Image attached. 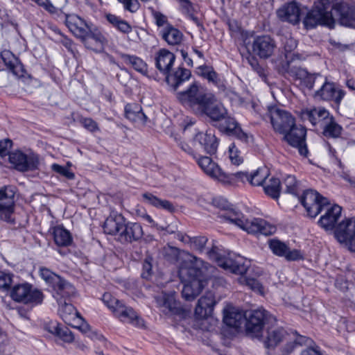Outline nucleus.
I'll return each instance as SVG.
<instances>
[{"label": "nucleus", "instance_id": "obj_1", "mask_svg": "<svg viewBox=\"0 0 355 355\" xmlns=\"http://www.w3.org/2000/svg\"><path fill=\"white\" fill-rule=\"evenodd\" d=\"M338 17L341 25L355 28V8L346 3H336L332 7L329 0H317L313 8L307 12L303 20L306 28H313L318 25L326 26L333 28L335 19L331 12Z\"/></svg>", "mask_w": 355, "mask_h": 355}, {"label": "nucleus", "instance_id": "obj_26", "mask_svg": "<svg viewBox=\"0 0 355 355\" xmlns=\"http://www.w3.org/2000/svg\"><path fill=\"white\" fill-rule=\"evenodd\" d=\"M144 235L141 225L138 223L126 222L118 241L121 243H132L139 241Z\"/></svg>", "mask_w": 355, "mask_h": 355}, {"label": "nucleus", "instance_id": "obj_35", "mask_svg": "<svg viewBox=\"0 0 355 355\" xmlns=\"http://www.w3.org/2000/svg\"><path fill=\"white\" fill-rule=\"evenodd\" d=\"M191 76V71L184 67H178L172 74L166 76L167 83L174 89H177L179 85L186 80H188Z\"/></svg>", "mask_w": 355, "mask_h": 355}, {"label": "nucleus", "instance_id": "obj_16", "mask_svg": "<svg viewBox=\"0 0 355 355\" xmlns=\"http://www.w3.org/2000/svg\"><path fill=\"white\" fill-rule=\"evenodd\" d=\"M334 235L340 243L346 244L355 252V217L346 218L338 224Z\"/></svg>", "mask_w": 355, "mask_h": 355}, {"label": "nucleus", "instance_id": "obj_3", "mask_svg": "<svg viewBox=\"0 0 355 355\" xmlns=\"http://www.w3.org/2000/svg\"><path fill=\"white\" fill-rule=\"evenodd\" d=\"M207 263L196 257H192L189 263L180 267L178 275L184 286L182 297L187 301L193 300L205 286V281L198 279L200 270L207 268Z\"/></svg>", "mask_w": 355, "mask_h": 355}, {"label": "nucleus", "instance_id": "obj_31", "mask_svg": "<svg viewBox=\"0 0 355 355\" xmlns=\"http://www.w3.org/2000/svg\"><path fill=\"white\" fill-rule=\"evenodd\" d=\"M114 315L123 322L130 323L135 327H143L144 322L137 313L130 306H125L123 304L115 309Z\"/></svg>", "mask_w": 355, "mask_h": 355}, {"label": "nucleus", "instance_id": "obj_13", "mask_svg": "<svg viewBox=\"0 0 355 355\" xmlns=\"http://www.w3.org/2000/svg\"><path fill=\"white\" fill-rule=\"evenodd\" d=\"M248 52L262 59L270 58L276 49L275 41L269 35H259L253 39L252 44H246Z\"/></svg>", "mask_w": 355, "mask_h": 355}, {"label": "nucleus", "instance_id": "obj_8", "mask_svg": "<svg viewBox=\"0 0 355 355\" xmlns=\"http://www.w3.org/2000/svg\"><path fill=\"white\" fill-rule=\"evenodd\" d=\"M198 112L207 116L218 130L220 125L227 123L228 118H232L225 107L218 103L212 95H210Z\"/></svg>", "mask_w": 355, "mask_h": 355}, {"label": "nucleus", "instance_id": "obj_48", "mask_svg": "<svg viewBox=\"0 0 355 355\" xmlns=\"http://www.w3.org/2000/svg\"><path fill=\"white\" fill-rule=\"evenodd\" d=\"M308 338L296 334L294 339L292 341L288 342L283 348L282 355L290 354L297 346L306 345L308 343Z\"/></svg>", "mask_w": 355, "mask_h": 355}, {"label": "nucleus", "instance_id": "obj_64", "mask_svg": "<svg viewBox=\"0 0 355 355\" xmlns=\"http://www.w3.org/2000/svg\"><path fill=\"white\" fill-rule=\"evenodd\" d=\"M12 145V141L10 139H6L0 141V156L1 157H3L8 154Z\"/></svg>", "mask_w": 355, "mask_h": 355}, {"label": "nucleus", "instance_id": "obj_63", "mask_svg": "<svg viewBox=\"0 0 355 355\" xmlns=\"http://www.w3.org/2000/svg\"><path fill=\"white\" fill-rule=\"evenodd\" d=\"M152 261L150 257H146L143 263V272L141 276L144 278H148L152 273Z\"/></svg>", "mask_w": 355, "mask_h": 355}, {"label": "nucleus", "instance_id": "obj_41", "mask_svg": "<svg viewBox=\"0 0 355 355\" xmlns=\"http://www.w3.org/2000/svg\"><path fill=\"white\" fill-rule=\"evenodd\" d=\"M244 318L245 316L242 312L237 309H232L228 311H225L223 322L229 327L239 328L243 323Z\"/></svg>", "mask_w": 355, "mask_h": 355}, {"label": "nucleus", "instance_id": "obj_15", "mask_svg": "<svg viewBox=\"0 0 355 355\" xmlns=\"http://www.w3.org/2000/svg\"><path fill=\"white\" fill-rule=\"evenodd\" d=\"M194 158L196 159L198 166L207 175L218 180L224 184H231L233 183V175L222 171L211 157L207 156L197 157L194 156Z\"/></svg>", "mask_w": 355, "mask_h": 355}, {"label": "nucleus", "instance_id": "obj_37", "mask_svg": "<svg viewBox=\"0 0 355 355\" xmlns=\"http://www.w3.org/2000/svg\"><path fill=\"white\" fill-rule=\"evenodd\" d=\"M162 37L168 44L174 46L181 43L183 35L178 28L168 24L162 32Z\"/></svg>", "mask_w": 355, "mask_h": 355}, {"label": "nucleus", "instance_id": "obj_49", "mask_svg": "<svg viewBox=\"0 0 355 355\" xmlns=\"http://www.w3.org/2000/svg\"><path fill=\"white\" fill-rule=\"evenodd\" d=\"M181 10L183 14L188 16L196 25L200 26V23L197 17L193 15L194 8L189 0H178Z\"/></svg>", "mask_w": 355, "mask_h": 355}, {"label": "nucleus", "instance_id": "obj_27", "mask_svg": "<svg viewBox=\"0 0 355 355\" xmlns=\"http://www.w3.org/2000/svg\"><path fill=\"white\" fill-rule=\"evenodd\" d=\"M268 175L269 172L266 168H259L251 174L244 172H237L232 174L233 181L234 178H237L243 182H248L252 186H263Z\"/></svg>", "mask_w": 355, "mask_h": 355}, {"label": "nucleus", "instance_id": "obj_18", "mask_svg": "<svg viewBox=\"0 0 355 355\" xmlns=\"http://www.w3.org/2000/svg\"><path fill=\"white\" fill-rule=\"evenodd\" d=\"M268 245L274 254L284 257L288 261H295L304 259V253L297 249L291 250L284 242L278 239H270Z\"/></svg>", "mask_w": 355, "mask_h": 355}, {"label": "nucleus", "instance_id": "obj_7", "mask_svg": "<svg viewBox=\"0 0 355 355\" xmlns=\"http://www.w3.org/2000/svg\"><path fill=\"white\" fill-rule=\"evenodd\" d=\"M205 251L211 260L216 261L220 267L225 270L241 275L245 274L248 270V266L245 265L243 259L241 257L236 259L231 257L223 258L220 254L219 249L216 246H212L209 250L206 249Z\"/></svg>", "mask_w": 355, "mask_h": 355}, {"label": "nucleus", "instance_id": "obj_25", "mask_svg": "<svg viewBox=\"0 0 355 355\" xmlns=\"http://www.w3.org/2000/svg\"><path fill=\"white\" fill-rule=\"evenodd\" d=\"M216 304L214 294L211 291L206 292L198 301L195 309L196 317L198 319H203L211 315Z\"/></svg>", "mask_w": 355, "mask_h": 355}, {"label": "nucleus", "instance_id": "obj_44", "mask_svg": "<svg viewBox=\"0 0 355 355\" xmlns=\"http://www.w3.org/2000/svg\"><path fill=\"white\" fill-rule=\"evenodd\" d=\"M142 197L146 202L153 207L162 208L170 212H173L175 210L174 206L170 201L162 200L150 193H145L142 195Z\"/></svg>", "mask_w": 355, "mask_h": 355}, {"label": "nucleus", "instance_id": "obj_47", "mask_svg": "<svg viewBox=\"0 0 355 355\" xmlns=\"http://www.w3.org/2000/svg\"><path fill=\"white\" fill-rule=\"evenodd\" d=\"M281 182L278 178H271L263 184V190L268 196L274 199H277L280 194Z\"/></svg>", "mask_w": 355, "mask_h": 355}, {"label": "nucleus", "instance_id": "obj_42", "mask_svg": "<svg viewBox=\"0 0 355 355\" xmlns=\"http://www.w3.org/2000/svg\"><path fill=\"white\" fill-rule=\"evenodd\" d=\"M120 58L126 64L132 66L135 70L142 73L146 74L148 67L146 63L140 58L135 55H130L125 53H120Z\"/></svg>", "mask_w": 355, "mask_h": 355}, {"label": "nucleus", "instance_id": "obj_45", "mask_svg": "<svg viewBox=\"0 0 355 355\" xmlns=\"http://www.w3.org/2000/svg\"><path fill=\"white\" fill-rule=\"evenodd\" d=\"M53 239L57 245L63 247L70 245L73 241L70 232L60 226L53 229Z\"/></svg>", "mask_w": 355, "mask_h": 355}, {"label": "nucleus", "instance_id": "obj_24", "mask_svg": "<svg viewBox=\"0 0 355 355\" xmlns=\"http://www.w3.org/2000/svg\"><path fill=\"white\" fill-rule=\"evenodd\" d=\"M65 24L69 31L81 41L87 36L90 26L76 15H65Z\"/></svg>", "mask_w": 355, "mask_h": 355}, {"label": "nucleus", "instance_id": "obj_23", "mask_svg": "<svg viewBox=\"0 0 355 355\" xmlns=\"http://www.w3.org/2000/svg\"><path fill=\"white\" fill-rule=\"evenodd\" d=\"M277 15L282 21L295 25L300 21L301 9L298 3L292 1L279 8L277 10Z\"/></svg>", "mask_w": 355, "mask_h": 355}, {"label": "nucleus", "instance_id": "obj_62", "mask_svg": "<svg viewBox=\"0 0 355 355\" xmlns=\"http://www.w3.org/2000/svg\"><path fill=\"white\" fill-rule=\"evenodd\" d=\"M80 123L90 132H94L99 130L97 123L91 118L81 119Z\"/></svg>", "mask_w": 355, "mask_h": 355}, {"label": "nucleus", "instance_id": "obj_50", "mask_svg": "<svg viewBox=\"0 0 355 355\" xmlns=\"http://www.w3.org/2000/svg\"><path fill=\"white\" fill-rule=\"evenodd\" d=\"M13 277L12 273L0 271V291H10Z\"/></svg>", "mask_w": 355, "mask_h": 355}, {"label": "nucleus", "instance_id": "obj_10", "mask_svg": "<svg viewBox=\"0 0 355 355\" xmlns=\"http://www.w3.org/2000/svg\"><path fill=\"white\" fill-rule=\"evenodd\" d=\"M10 297L17 302L37 304L42 303L44 295L40 290L33 288L31 284L24 283L13 286L10 290Z\"/></svg>", "mask_w": 355, "mask_h": 355}, {"label": "nucleus", "instance_id": "obj_46", "mask_svg": "<svg viewBox=\"0 0 355 355\" xmlns=\"http://www.w3.org/2000/svg\"><path fill=\"white\" fill-rule=\"evenodd\" d=\"M297 79L300 80L301 84L308 89L311 90L313 89L315 80L317 76L319 75L309 73L305 69L299 67L297 71H293Z\"/></svg>", "mask_w": 355, "mask_h": 355}, {"label": "nucleus", "instance_id": "obj_39", "mask_svg": "<svg viewBox=\"0 0 355 355\" xmlns=\"http://www.w3.org/2000/svg\"><path fill=\"white\" fill-rule=\"evenodd\" d=\"M286 335V332L283 328H269L268 329L266 340L265 345L267 348L276 347Z\"/></svg>", "mask_w": 355, "mask_h": 355}, {"label": "nucleus", "instance_id": "obj_32", "mask_svg": "<svg viewBox=\"0 0 355 355\" xmlns=\"http://www.w3.org/2000/svg\"><path fill=\"white\" fill-rule=\"evenodd\" d=\"M82 42L87 49L97 51L103 47L107 40L98 28L90 27L87 36Z\"/></svg>", "mask_w": 355, "mask_h": 355}, {"label": "nucleus", "instance_id": "obj_28", "mask_svg": "<svg viewBox=\"0 0 355 355\" xmlns=\"http://www.w3.org/2000/svg\"><path fill=\"white\" fill-rule=\"evenodd\" d=\"M126 223L125 218L121 214L112 212L103 224L105 234L119 236Z\"/></svg>", "mask_w": 355, "mask_h": 355}, {"label": "nucleus", "instance_id": "obj_34", "mask_svg": "<svg viewBox=\"0 0 355 355\" xmlns=\"http://www.w3.org/2000/svg\"><path fill=\"white\" fill-rule=\"evenodd\" d=\"M227 124L221 125L219 126V130L228 135L235 136L239 139L244 142H248L249 135L243 131L239 126V123L234 118H228Z\"/></svg>", "mask_w": 355, "mask_h": 355}, {"label": "nucleus", "instance_id": "obj_6", "mask_svg": "<svg viewBox=\"0 0 355 355\" xmlns=\"http://www.w3.org/2000/svg\"><path fill=\"white\" fill-rule=\"evenodd\" d=\"M245 318L247 334L255 338L262 336L265 324L272 323L276 320L272 315L263 309L251 311L245 315Z\"/></svg>", "mask_w": 355, "mask_h": 355}, {"label": "nucleus", "instance_id": "obj_54", "mask_svg": "<svg viewBox=\"0 0 355 355\" xmlns=\"http://www.w3.org/2000/svg\"><path fill=\"white\" fill-rule=\"evenodd\" d=\"M208 241V239L205 236H194L189 238V242L191 246L200 252L206 250L205 245Z\"/></svg>", "mask_w": 355, "mask_h": 355}, {"label": "nucleus", "instance_id": "obj_36", "mask_svg": "<svg viewBox=\"0 0 355 355\" xmlns=\"http://www.w3.org/2000/svg\"><path fill=\"white\" fill-rule=\"evenodd\" d=\"M125 117L134 122H140L145 123L147 121V116L142 112V109L139 104L130 103L125 107Z\"/></svg>", "mask_w": 355, "mask_h": 355}, {"label": "nucleus", "instance_id": "obj_57", "mask_svg": "<svg viewBox=\"0 0 355 355\" xmlns=\"http://www.w3.org/2000/svg\"><path fill=\"white\" fill-rule=\"evenodd\" d=\"M123 6L125 11L131 13L136 12L140 8V3L138 0H117Z\"/></svg>", "mask_w": 355, "mask_h": 355}, {"label": "nucleus", "instance_id": "obj_52", "mask_svg": "<svg viewBox=\"0 0 355 355\" xmlns=\"http://www.w3.org/2000/svg\"><path fill=\"white\" fill-rule=\"evenodd\" d=\"M283 183L286 186L287 193L295 196L297 195L298 182L296 180V178L294 175H287L284 178Z\"/></svg>", "mask_w": 355, "mask_h": 355}, {"label": "nucleus", "instance_id": "obj_33", "mask_svg": "<svg viewBox=\"0 0 355 355\" xmlns=\"http://www.w3.org/2000/svg\"><path fill=\"white\" fill-rule=\"evenodd\" d=\"M195 140L199 143L207 153L213 155L216 153L218 141L214 133L209 131L199 132L196 135Z\"/></svg>", "mask_w": 355, "mask_h": 355}, {"label": "nucleus", "instance_id": "obj_43", "mask_svg": "<svg viewBox=\"0 0 355 355\" xmlns=\"http://www.w3.org/2000/svg\"><path fill=\"white\" fill-rule=\"evenodd\" d=\"M321 127L323 135L327 137H339L343 130V128L336 122L332 116H330Z\"/></svg>", "mask_w": 355, "mask_h": 355}, {"label": "nucleus", "instance_id": "obj_19", "mask_svg": "<svg viewBox=\"0 0 355 355\" xmlns=\"http://www.w3.org/2000/svg\"><path fill=\"white\" fill-rule=\"evenodd\" d=\"M157 305L162 309V311L166 315H183L184 310L180 304L176 301L173 293H162L155 297Z\"/></svg>", "mask_w": 355, "mask_h": 355}, {"label": "nucleus", "instance_id": "obj_40", "mask_svg": "<svg viewBox=\"0 0 355 355\" xmlns=\"http://www.w3.org/2000/svg\"><path fill=\"white\" fill-rule=\"evenodd\" d=\"M199 74L218 87L223 86V78L214 71L212 67L203 65L198 67Z\"/></svg>", "mask_w": 355, "mask_h": 355}, {"label": "nucleus", "instance_id": "obj_29", "mask_svg": "<svg viewBox=\"0 0 355 355\" xmlns=\"http://www.w3.org/2000/svg\"><path fill=\"white\" fill-rule=\"evenodd\" d=\"M155 67L163 75H168L175 60V55L166 49H162L156 53Z\"/></svg>", "mask_w": 355, "mask_h": 355}, {"label": "nucleus", "instance_id": "obj_9", "mask_svg": "<svg viewBox=\"0 0 355 355\" xmlns=\"http://www.w3.org/2000/svg\"><path fill=\"white\" fill-rule=\"evenodd\" d=\"M267 114L274 130L279 134L286 133L295 125V119L292 114L277 106L268 107Z\"/></svg>", "mask_w": 355, "mask_h": 355}, {"label": "nucleus", "instance_id": "obj_56", "mask_svg": "<svg viewBox=\"0 0 355 355\" xmlns=\"http://www.w3.org/2000/svg\"><path fill=\"white\" fill-rule=\"evenodd\" d=\"M240 281L242 284H245L252 291L261 294L263 293V286L257 279L254 278L241 277Z\"/></svg>", "mask_w": 355, "mask_h": 355}, {"label": "nucleus", "instance_id": "obj_58", "mask_svg": "<svg viewBox=\"0 0 355 355\" xmlns=\"http://www.w3.org/2000/svg\"><path fill=\"white\" fill-rule=\"evenodd\" d=\"M163 254L166 260L173 263L178 259L179 250L176 248L168 246L164 248Z\"/></svg>", "mask_w": 355, "mask_h": 355}, {"label": "nucleus", "instance_id": "obj_55", "mask_svg": "<svg viewBox=\"0 0 355 355\" xmlns=\"http://www.w3.org/2000/svg\"><path fill=\"white\" fill-rule=\"evenodd\" d=\"M102 300L104 304L113 311L114 313L116 312L115 309L123 304L109 293H104Z\"/></svg>", "mask_w": 355, "mask_h": 355}, {"label": "nucleus", "instance_id": "obj_53", "mask_svg": "<svg viewBox=\"0 0 355 355\" xmlns=\"http://www.w3.org/2000/svg\"><path fill=\"white\" fill-rule=\"evenodd\" d=\"M229 156L231 162L239 166L243 162V158L241 156V151L236 146L235 144H232L229 147Z\"/></svg>", "mask_w": 355, "mask_h": 355}, {"label": "nucleus", "instance_id": "obj_11", "mask_svg": "<svg viewBox=\"0 0 355 355\" xmlns=\"http://www.w3.org/2000/svg\"><path fill=\"white\" fill-rule=\"evenodd\" d=\"M210 95L200 92L198 85L194 83L187 90L178 93L177 98L183 105L198 112Z\"/></svg>", "mask_w": 355, "mask_h": 355}, {"label": "nucleus", "instance_id": "obj_60", "mask_svg": "<svg viewBox=\"0 0 355 355\" xmlns=\"http://www.w3.org/2000/svg\"><path fill=\"white\" fill-rule=\"evenodd\" d=\"M213 205L214 207L225 211L226 212L233 207L227 199L223 197H217L213 199Z\"/></svg>", "mask_w": 355, "mask_h": 355}, {"label": "nucleus", "instance_id": "obj_5", "mask_svg": "<svg viewBox=\"0 0 355 355\" xmlns=\"http://www.w3.org/2000/svg\"><path fill=\"white\" fill-rule=\"evenodd\" d=\"M40 275L46 284L52 286L54 291L53 297L58 303L64 300L67 302L75 295L76 288L74 286L49 268H40Z\"/></svg>", "mask_w": 355, "mask_h": 355}, {"label": "nucleus", "instance_id": "obj_61", "mask_svg": "<svg viewBox=\"0 0 355 355\" xmlns=\"http://www.w3.org/2000/svg\"><path fill=\"white\" fill-rule=\"evenodd\" d=\"M57 336L66 343H71L74 340L72 332L67 327H60Z\"/></svg>", "mask_w": 355, "mask_h": 355}, {"label": "nucleus", "instance_id": "obj_59", "mask_svg": "<svg viewBox=\"0 0 355 355\" xmlns=\"http://www.w3.org/2000/svg\"><path fill=\"white\" fill-rule=\"evenodd\" d=\"M51 169L65 177L68 180H73L75 178L74 173L71 171L68 168L59 165L58 164H53L51 166Z\"/></svg>", "mask_w": 355, "mask_h": 355}, {"label": "nucleus", "instance_id": "obj_4", "mask_svg": "<svg viewBox=\"0 0 355 355\" xmlns=\"http://www.w3.org/2000/svg\"><path fill=\"white\" fill-rule=\"evenodd\" d=\"M223 216L250 234L269 236L276 232L275 226L266 220L259 218H254L252 220L246 219L241 212L232 207Z\"/></svg>", "mask_w": 355, "mask_h": 355}, {"label": "nucleus", "instance_id": "obj_14", "mask_svg": "<svg viewBox=\"0 0 355 355\" xmlns=\"http://www.w3.org/2000/svg\"><path fill=\"white\" fill-rule=\"evenodd\" d=\"M9 162L13 168L20 172L35 171L38 168L40 159L37 155H27L20 150L9 153Z\"/></svg>", "mask_w": 355, "mask_h": 355}, {"label": "nucleus", "instance_id": "obj_20", "mask_svg": "<svg viewBox=\"0 0 355 355\" xmlns=\"http://www.w3.org/2000/svg\"><path fill=\"white\" fill-rule=\"evenodd\" d=\"M15 192L11 187H4L0 189V218L9 221L14 211Z\"/></svg>", "mask_w": 355, "mask_h": 355}, {"label": "nucleus", "instance_id": "obj_51", "mask_svg": "<svg viewBox=\"0 0 355 355\" xmlns=\"http://www.w3.org/2000/svg\"><path fill=\"white\" fill-rule=\"evenodd\" d=\"M282 42L284 50L285 58L292 56V52L295 49L297 45V41L291 37L285 36L282 37Z\"/></svg>", "mask_w": 355, "mask_h": 355}, {"label": "nucleus", "instance_id": "obj_17", "mask_svg": "<svg viewBox=\"0 0 355 355\" xmlns=\"http://www.w3.org/2000/svg\"><path fill=\"white\" fill-rule=\"evenodd\" d=\"M306 129L301 125H293L284 133V139L291 146L297 148L299 153L304 157L308 155V149L305 143Z\"/></svg>", "mask_w": 355, "mask_h": 355}, {"label": "nucleus", "instance_id": "obj_21", "mask_svg": "<svg viewBox=\"0 0 355 355\" xmlns=\"http://www.w3.org/2000/svg\"><path fill=\"white\" fill-rule=\"evenodd\" d=\"M305 56L298 53H293L292 56L285 58V60L277 59L274 61L275 69L280 74H289L294 76L293 71H297L299 68L298 62L304 60Z\"/></svg>", "mask_w": 355, "mask_h": 355}, {"label": "nucleus", "instance_id": "obj_22", "mask_svg": "<svg viewBox=\"0 0 355 355\" xmlns=\"http://www.w3.org/2000/svg\"><path fill=\"white\" fill-rule=\"evenodd\" d=\"M345 96V92L336 88L334 83L325 81L321 88L316 91L315 97L323 101H334L339 106L343 98Z\"/></svg>", "mask_w": 355, "mask_h": 355}, {"label": "nucleus", "instance_id": "obj_12", "mask_svg": "<svg viewBox=\"0 0 355 355\" xmlns=\"http://www.w3.org/2000/svg\"><path fill=\"white\" fill-rule=\"evenodd\" d=\"M58 313L66 324L78 328L85 333L89 329V324L85 322L84 319L70 302L64 300L58 303Z\"/></svg>", "mask_w": 355, "mask_h": 355}, {"label": "nucleus", "instance_id": "obj_38", "mask_svg": "<svg viewBox=\"0 0 355 355\" xmlns=\"http://www.w3.org/2000/svg\"><path fill=\"white\" fill-rule=\"evenodd\" d=\"M1 58L9 70L16 76H21L22 66L18 60L9 51H3L1 53Z\"/></svg>", "mask_w": 355, "mask_h": 355}, {"label": "nucleus", "instance_id": "obj_30", "mask_svg": "<svg viewBox=\"0 0 355 355\" xmlns=\"http://www.w3.org/2000/svg\"><path fill=\"white\" fill-rule=\"evenodd\" d=\"M301 116L304 121H309L313 126L318 124L322 126L330 116V114L323 107H313L302 110Z\"/></svg>", "mask_w": 355, "mask_h": 355}, {"label": "nucleus", "instance_id": "obj_2", "mask_svg": "<svg viewBox=\"0 0 355 355\" xmlns=\"http://www.w3.org/2000/svg\"><path fill=\"white\" fill-rule=\"evenodd\" d=\"M300 201L305 208L308 216L311 218L316 217L324 211L318 224L327 232L335 230L336 225L341 216V207L338 205H331L327 198L311 189L305 191L300 198Z\"/></svg>", "mask_w": 355, "mask_h": 355}]
</instances>
